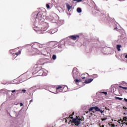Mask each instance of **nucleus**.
Wrapping results in <instances>:
<instances>
[{"mask_svg": "<svg viewBox=\"0 0 127 127\" xmlns=\"http://www.w3.org/2000/svg\"><path fill=\"white\" fill-rule=\"evenodd\" d=\"M126 126H127V123H126Z\"/></svg>", "mask_w": 127, "mask_h": 127, "instance_id": "58836bf2", "label": "nucleus"}, {"mask_svg": "<svg viewBox=\"0 0 127 127\" xmlns=\"http://www.w3.org/2000/svg\"><path fill=\"white\" fill-rule=\"evenodd\" d=\"M119 88H121L122 89H123L124 90H127V87H123L121 85H119Z\"/></svg>", "mask_w": 127, "mask_h": 127, "instance_id": "f3484780", "label": "nucleus"}, {"mask_svg": "<svg viewBox=\"0 0 127 127\" xmlns=\"http://www.w3.org/2000/svg\"><path fill=\"white\" fill-rule=\"evenodd\" d=\"M11 92H12V93H14V92H15V90H12Z\"/></svg>", "mask_w": 127, "mask_h": 127, "instance_id": "7c9ffc66", "label": "nucleus"}, {"mask_svg": "<svg viewBox=\"0 0 127 127\" xmlns=\"http://www.w3.org/2000/svg\"><path fill=\"white\" fill-rule=\"evenodd\" d=\"M25 92H26V90L25 89H23L22 90V93H23V94H24Z\"/></svg>", "mask_w": 127, "mask_h": 127, "instance_id": "b1692460", "label": "nucleus"}, {"mask_svg": "<svg viewBox=\"0 0 127 127\" xmlns=\"http://www.w3.org/2000/svg\"><path fill=\"white\" fill-rule=\"evenodd\" d=\"M118 29V27H116L114 28V30Z\"/></svg>", "mask_w": 127, "mask_h": 127, "instance_id": "72a5a7b5", "label": "nucleus"}, {"mask_svg": "<svg viewBox=\"0 0 127 127\" xmlns=\"http://www.w3.org/2000/svg\"><path fill=\"white\" fill-rule=\"evenodd\" d=\"M79 80H78L77 79H76L75 80H74V82H75L76 84H77V83H78V82H79Z\"/></svg>", "mask_w": 127, "mask_h": 127, "instance_id": "4be33fe9", "label": "nucleus"}, {"mask_svg": "<svg viewBox=\"0 0 127 127\" xmlns=\"http://www.w3.org/2000/svg\"><path fill=\"white\" fill-rule=\"evenodd\" d=\"M20 53H21V51H20L17 53L13 54V55H14V56H15V55H16V56H18V55H19V54H20Z\"/></svg>", "mask_w": 127, "mask_h": 127, "instance_id": "2eb2a0df", "label": "nucleus"}, {"mask_svg": "<svg viewBox=\"0 0 127 127\" xmlns=\"http://www.w3.org/2000/svg\"><path fill=\"white\" fill-rule=\"evenodd\" d=\"M52 58H53V60H55L57 58L56 55H53V57H52Z\"/></svg>", "mask_w": 127, "mask_h": 127, "instance_id": "6ab92c4d", "label": "nucleus"}, {"mask_svg": "<svg viewBox=\"0 0 127 127\" xmlns=\"http://www.w3.org/2000/svg\"><path fill=\"white\" fill-rule=\"evenodd\" d=\"M78 71H77V68H73L72 70V73L73 74V76H75V75H78Z\"/></svg>", "mask_w": 127, "mask_h": 127, "instance_id": "0eeeda50", "label": "nucleus"}, {"mask_svg": "<svg viewBox=\"0 0 127 127\" xmlns=\"http://www.w3.org/2000/svg\"><path fill=\"white\" fill-rule=\"evenodd\" d=\"M99 112H100L101 114H103V113H104V111H103L102 110H101L100 109Z\"/></svg>", "mask_w": 127, "mask_h": 127, "instance_id": "bb28decb", "label": "nucleus"}, {"mask_svg": "<svg viewBox=\"0 0 127 127\" xmlns=\"http://www.w3.org/2000/svg\"><path fill=\"white\" fill-rule=\"evenodd\" d=\"M83 0H73L72 2L73 3H77L78 2H81V1H82Z\"/></svg>", "mask_w": 127, "mask_h": 127, "instance_id": "1a4fd4ad", "label": "nucleus"}, {"mask_svg": "<svg viewBox=\"0 0 127 127\" xmlns=\"http://www.w3.org/2000/svg\"><path fill=\"white\" fill-rule=\"evenodd\" d=\"M102 94H104L105 95H106V96L108 95V93L107 92H102Z\"/></svg>", "mask_w": 127, "mask_h": 127, "instance_id": "5701e85b", "label": "nucleus"}, {"mask_svg": "<svg viewBox=\"0 0 127 127\" xmlns=\"http://www.w3.org/2000/svg\"><path fill=\"white\" fill-rule=\"evenodd\" d=\"M66 6L68 11H69V10H70V8H72V6H70V5L68 3L66 4Z\"/></svg>", "mask_w": 127, "mask_h": 127, "instance_id": "9b49d317", "label": "nucleus"}, {"mask_svg": "<svg viewBox=\"0 0 127 127\" xmlns=\"http://www.w3.org/2000/svg\"><path fill=\"white\" fill-rule=\"evenodd\" d=\"M74 113L73 112L70 116L72 117V116H74Z\"/></svg>", "mask_w": 127, "mask_h": 127, "instance_id": "c85d7f7f", "label": "nucleus"}, {"mask_svg": "<svg viewBox=\"0 0 127 127\" xmlns=\"http://www.w3.org/2000/svg\"><path fill=\"white\" fill-rule=\"evenodd\" d=\"M118 123H119V124H121V122H119V121H118Z\"/></svg>", "mask_w": 127, "mask_h": 127, "instance_id": "4c0bfd02", "label": "nucleus"}, {"mask_svg": "<svg viewBox=\"0 0 127 127\" xmlns=\"http://www.w3.org/2000/svg\"><path fill=\"white\" fill-rule=\"evenodd\" d=\"M115 99H116V100H119V101H122L123 100V98L121 97H116Z\"/></svg>", "mask_w": 127, "mask_h": 127, "instance_id": "dca6fc26", "label": "nucleus"}, {"mask_svg": "<svg viewBox=\"0 0 127 127\" xmlns=\"http://www.w3.org/2000/svg\"><path fill=\"white\" fill-rule=\"evenodd\" d=\"M66 119H73V117H71L70 115L69 116L68 118H66Z\"/></svg>", "mask_w": 127, "mask_h": 127, "instance_id": "393cba45", "label": "nucleus"}, {"mask_svg": "<svg viewBox=\"0 0 127 127\" xmlns=\"http://www.w3.org/2000/svg\"><path fill=\"white\" fill-rule=\"evenodd\" d=\"M121 47H122V45H117V49L118 51H121Z\"/></svg>", "mask_w": 127, "mask_h": 127, "instance_id": "f8f14e48", "label": "nucleus"}, {"mask_svg": "<svg viewBox=\"0 0 127 127\" xmlns=\"http://www.w3.org/2000/svg\"><path fill=\"white\" fill-rule=\"evenodd\" d=\"M108 111H110V109H108Z\"/></svg>", "mask_w": 127, "mask_h": 127, "instance_id": "ea45409f", "label": "nucleus"}, {"mask_svg": "<svg viewBox=\"0 0 127 127\" xmlns=\"http://www.w3.org/2000/svg\"><path fill=\"white\" fill-rule=\"evenodd\" d=\"M121 121H122V123H124V122H127V117H125L123 118V120L120 119Z\"/></svg>", "mask_w": 127, "mask_h": 127, "instance_id": "ddd939ff", "label": "nucleus"}, {"mask_svg": "<svg viewBox=\"0 0 127 127\" xmlns=\"http://www.w3.org/2000/svg\"><path fill=\"white\" fill-rule=\"evenodd\" d=\"M111 126L112 127H115V124H112Z\"/></svg>", "mask_w": 127, "mask_h": 127, "instance_id": "c756f323", "label": "nucleus"}, {"mask_svg": "<svg viewBox=\"0 0 127 127\" xmlns=\"http://www.w3.org/2000/svg\"><path fill=\"white\" fill-rule=\"evenodd\" d=\"M38 73L39 75V76H42V75H43V70H39L38 71Z\"/></svg>", "mask_w": 127, "mask_h": 127, "instance_id": "9d476101", "label": "nucleus"}, {"mask_svg": "<svg viewBox=\"0 0 127 127\" xmlns=\"http://www.w3.org/2000/svg\"><path fill=\"white\" fill-rule=\"evenodd\" d=\"M125 58H127V54L126 55Z\"/></svg>", "mask_w": 127, "mask_h": 127, "instance_id": "f704fd0d", "label": "nucleus"}, {"mask_svg": "<svg viewBox=\"0 0 127 127\" xmlns=\"http://www.w3.org/2000/svg\"><path fill=\"white\" fill-rule=\"evenodd\" d=\"M95 110L96 112H99L100 111V109H99V107L95 106L94 107H91L90 108L88 112H92V113H94V111H93V110Z\"/></svg>", "mask_w": 127, "mask_h": 127, "instance_id": "20e7f679", "label": "nucleus"}, {"mask_svg": "<svg viewBox=\"0 0 127 127\" xmlns=\"http://www.w3.org/2000/svg\"><path fill=\"white\" fill-rule=\"evenodd\" d=\"M105 127V126H104V125H102L101 127Z\"/></svg>", "mask_w": 127, "mask_h": 127, "instance_id": "c9c22d12", "label": "nucleus"}, {"mask_svg": "<svg viewBox=\"0 0 127 127\" xmlns=\"http://www.w3.org/2000/svg\"><path fill=\"white\" fill-rule=\"evenodd\" d=\"M87 76H88V73H84L81 75V79H82V80H85Z\"/></svg>", "mask_w": 127, "mask_h": 127, "instance_id": "423d86ee", "label": "nucleus"}, {"mask_svg": "<svg viewBox=\"0 0 127 127\" xmlns=\"http://www.w3.org/2000/svg\"><path fill=\"white\" fill-rule=\"evenodd\" d=\"M91 77L92 78H98V74H93Z\"/></svg>", "mask_w": 127, "mask_h": 127, "instance_id": "a211bd4d", "label": "nucleus"}, {"mask_svg": "<svg viewBox=\"0 0 127 127\" xmlns=\"http://www.w3.org/2000/svg\"><path fill=\"white\" fill-rule=\"evenodd\" d=\"M20 107H22V106H23V104H22V103H20Z\"/></svg>", "mask_w": 127, "mask_h": 127, "instance_id": "cd10ccee", "label": "nucleus"}, {"mask_svg": "<svg viewBox=\"0 0 127 127\" xmlns=\"http://www.w3.org/2000/svg\"><path fill=\"white\" fill-rule=\"evenodd\" d=\"M46 15V10L45 8H43L40 12H39L36 16L37 19L39 22H43L44 21V18Z\"/></svg>", "mask_w": 127, "mask_h": 127, "instance_id": "f257e3e1", "label": "nucleus"}, {"mask_svg": "<svg viewBox=\"0 0 127 127\" xmlns=\"http://www.w3.org/2000/svg\"><path fill=\"white\" fill-rule=\"evenodd\" d=\"M32 102H33V100L32 99L30 101V103H32Z\"/></svg>", "mask_w": 127, "mask_h": 127, "instance_id": "473e14b6", "label": "nucleus"}, {"mask_svg": "<svg viewBox=\"0 0 127 127\" xmlns=\"http://www.w3.org/2000/svg\"><path fill=\"white\" fill-rule=\"evenodd\" d=\"M78 120H79L80 122H81V121H84V118H81V119H78Z\"/></svg>", "mask_w": 127, "mask_h": 127, "instance_id": "a878e982", "label": "nucleus"}, {"mask_svg": "<svg viewBox=\"0 0 127 127\" xmlns=\"http://www.w3.org/2000/svg\"><path fill=\"white\" fill-rule=\"evenodd\" d=\"M45 30H45V29H43V31H45Z\"/></svg>", "mask_w": 127, "mask_h": 127, "instance_id": "e433bc0d", "label": "nucleus"}, {"mask_svg": "<svg viewBox=\"0 0 127 127\" xmlns=\"http://www.w3.org/2000/svg\"><path fill=\"white\" fill-rule=\"evenodd\" d=\"M76 10L78 13H81V12H82V9H81L80 7H78Z\"/></svg>", "mask_w": 127, "mask_h": 127, "instance_id": "4468645a", "label": "nucleus"}, {"mask_svg": "<svg viewBox=\"0 0 127 127\" xmlns=\"http://www.w3.org/2000/svg\"><path fill=\"white\" fill-rule=\"evenodd\" d=\"M107 119L108 118L107 117H104L101 119V121H102V122H104V121H106V120H107Z\"/></svg>", "mask_w": 127, "mask_h": 127, "instance_id": "aec40b11", "label": "nucleus"}, {"mask_svg": "<svg viewBox=\"0 0 127 127\" xmlns=\"http://www.w3.org/2000/svg\"><path fill=\"white\" fill-rule=\"evenodd\" d=\"M46 7L47 8H50V5H49V4H46Z\"/></svg>", "mask_w": 127, "mask_h": 127, "instance_id": "412c9836", "label": "nucleus"}, {"mask_svg": "<svg viewBox=\"0 0 127 127\" xmlns=\"http://www.w3.org/2000/svg\"><path fill=\"white\" fill-rule=\"evenodd\" d=\"M93 79L90 78L87 80H85L84 81V83H85V84H89V83H91V82H92L93 81Z\"/></svg>", "mask_w": 127, "mask_h": 127, "instance_id": "6e6552de", "label": "nucleus"}, {"mask_svg": "<svg viewBox=\"0 0 127 127\" xmlns=\"http://www.w3.org/2000/svg\"><path fill=\"white\" fill-rule=\"evenodd\" d=\"M123 124H126V123H123Z\"/></svg>", "mask_w": 127, "mask_h": 127, "instance_id": "a19ab883", "label": "nucleus"}, {"mask_svg": "<svg viewBox=\"0 0 127 127\" xmlns=\"http://www.w3.org/2000/svg\"><path fill=\"white\" fill-rule=\"evenodd\" d=\"M124 100L125 101V102H127V98H124Z\"/></svg>", "mask_w": 127, "mask_h": 127, "instance_id": "2f4dec72", "label": "nucleus"}, {"mask_svg": "<svg viewBox=\"0 0 127 127\" xmlns=\"http://www.w3.org/2000/svg\"><path fill=\"white\" fill-rule=\"evenodd\" d=\"M69 38L72 40H76L77 38L79 39L80 38V36L79 35H72L69 36Z\"/></svg>", "mask_w": 127, "mask_h": 127, "instance_id": "39448f33", "label": "nucleus"}, {"mask_svg": "<svg viewBox=\"0 0 127 127\" xmlns=\"http://www.w3.org/2000/svg\"><path fill=\"white\" fill-rule=\"evenodd\" d=\"M71 123L72 124H75V126H76L77 127L81 124V121H80V120H79L78 117H76V118L73 119Z\"/></svg>", "mask_w": 127, "mask_h": 127, "instance_id": "f03ea898", "label": "nucleus"}, {"mask_svg": "<svg viewBox=\"0 0 127 127\" xmlns=\"http://www.w3.org/2000/svg\"><path fill=\"white\" fill-rule=\"evenodd\" d=\"M64 89H65V87H63L62 86H60V85H58L57 86H56V93H60V92H63L64 93V92H65V91H64L63 90H64Z\"/></svg>", "mask_w": 127, "mask_h": 127, "instance_id": "7ed1b4c3", "label": "nucleus"}]
</instances>
